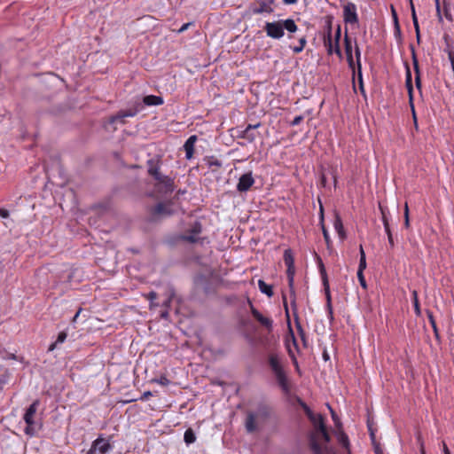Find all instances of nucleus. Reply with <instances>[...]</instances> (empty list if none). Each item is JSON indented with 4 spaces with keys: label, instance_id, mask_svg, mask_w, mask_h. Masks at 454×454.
I'll return each instance as SVG.
<instances>
[{
    "label": "nucleus",
    "instance_id": "1",
    "mask_svg": "<svg viewBox=\"0 0 454 454\" xmlns=\"http://www.w3.org/2000/svg\"><path fill=\"white\" fill-rule=\"evenodd\" d=\"M297 403L301 407L307 418L314 427V432L309 434V446L313 454H322V446L317 441V434L326 427L325 416L315 413L308 404L300 397H296Z\"/></svg>",
    "mask_w": 454,
    "mask_h": 454
},
{
    "label": "nucleus",
    "instance_id": "2",
    "mask_svg": "<svg viewBox=\"0 0 454 454\" xmlns=\"http://www.w3.org/2000/svg\"><path fill=\"white\" fill-rule=\"evenodd\" d=\"M286 362V358L279 352L270 351L267 356V364L274 375L279 388L284 394L288 395L292 390V385L287 372L285 369Z\"/></svg>",
    "mask_w": 454,
    "mask_h": 454
},
{
    "label": "nucleus",
    "instance_id": "3",
    "mask_svg": "<svg viewBox=\"0 0 454 454\" xmlns=\"http://www.w3.org/2000/svg\"><path fill=\"white\" fill-rule=\"evenodd\" d=\"M146 165L148 175L156 181L154 187L157 192L161 194L171 193L175 190V181L174 178L160 172V160L150 159Z\"/></svg>",
    "mask_w": 454,
    "mask_h": 454
},
{
    "label": "nucleus",
    "instance_id": "4",
    "mask_svg": "<svg viewBox=\"0 0 454 454\" xmlns=\"http://www.w3.org/2000/svg\"><path fill=\"white\" fill-rule=\"evenodd\" d=\"M283 259H284V262L286 266V277H287V280H288V286L290 289L291 307L293 309L294 317L295 318V313L298 314L297 304H296V295H295V290H294L295 267H294V254L290 248L286 249L284 251Z\"/></svg>",
    "mask_w": 454,
    "mask_h": 454
},
{
    "label": "nucleus",
    "instance_id": "5",
    "mask_svg": "<svg viewBox=\"0 0 454 454\" xmlns=\"http://www.w3.org/2000/svg\"><path fill=\"white\" fill-rule=\"evenodd\" d=\"M174 205L173 200L166 201H160L154 206L148 208V221L150 223H156L163 218L170 217L176 214V210L172 207Z\"/></svg>",
    "mask_w": 454,
    "mask_h": 454
},
{
    "label": "nucleus",
    "instance_id": "6",
    "mask_svg": "<svg viewBox=\"0 0 454 454\" xmlns=\"http://www.w3.org/2000/svg\"><path fill=\"white\" fill-rule=\"evenodd\" d=\"M270 416V408L265 403H259L255 412L247 411L245 427L248 433H254L258 430L256 419L265 421Z\"/></svg>",
    "mask_w": 454,
    "mask_h": 454
},
{
    "label": "nucleus",
    "instance_id": "7",
    "mask_svg": "<svg viewBox=\"0 0 454 454\" xmlns=\"http://www.w3.org/2000/svg\"><path fill=\"white\" fill-rule=\"evenodd\" d=\"M40 400L35 399L26 410L23 419L26 423L24 432L27 435L33 436L42 428V424L35 419Z\"/></svg>",
    "mask_w": 454,
    "mask_h": 454
},
{
    "label": "nucleus",
    "instance_id": "8",
    "mask_svg": "<svg viewBox=\"0 0 454 454\" xmlns=\"http://www.w3.org/2000/svg\"><path fill=\"white\" fill-rule=\"evenodd\" d=\"M341 37V27L340 25L337 26L334 34V45L332 39V21L329 20L327 23L326 33L324 36V44L326 47L327 54L332 55L335 53L340 59H342V52L340 47V40Z\"/></svg>",
    "mask_w": 454,
    "mask_h": 454
},
{
    "label": "nucleus",
    "instance_id": "9",
    "mask_svg": "<svg viewBox=\"0 0 454 454\" xmlns=\"http://www.w3.org/2000/svg\"><path fill=\"white\" fill-rule=\"evenodd\" d=\"M317 263H318L319 273L321 276L324 291H325V300H326L325 307H326V310H327V315H328V318H329L330 322L332 323L333 321L334 317H333V305H332L330 285H329V281H328L326 270L325 268L322 259L319 256H317Z\"/></svg>",
    "mask_w": 454,
    "mask_h": 454
},
{
    "label": "nucleus",
    "instance_id": "10",
    "mask_svg": "<svg viewBox=\"0 0 454 454\" xmlns=\"http://www.w3.org/2000/svg\"><path fill=\"white\" fill-rule=\"evenodd\" d=\"M110 438L111 437L106 439L102 436V434H100L96 440L92 442L90 450H87L85 454H96L97 452L99 454L108 453L113 450Z\"/></svg>",
    "mask_w": 454,
    "mask_h": 454
},
{
    "label": "nucleus",
    "instance_id": "11",
    "mask_svg": "<svg viewBox=\"0 0 454 454\" xmlns=\"http://www.w3.org/2000/svg\"><path fill=\"white\" fill-rule=\"evenodd\" d=\"M202 231V223L200 221L196 220L191 224V227L186 231V232L180 236V239L191 244L198 243L200 240L198 235H200Z\"/></svg>",
    "mask_w": 454,
    "mask_h": 454
},
{
    "label": "nucleus",
    "instance_id": "12",
    "mask_svg": "<svg viewBox=\"0 0 454 454\" xmlns=\"http://www.w3.org/2000/svg\"><path fill=\"white\" fill-rule=\"evenodd\" d=\"M263 29L266 32L267 36L275 40H279L285 35L282 20L272 22L267 21Z\"/></svg>",
    "mask_w": 454,
    "mask_h": 454
},
{
    "label": "nucleus",
    "instance_id": "13",
    "mask_svg": "<svg viewBox=\"0 0 454 454\" xmlns=\"http://www.w3.org/2000/svg\"><path fill=\"white\" fill-rule=\"evenodd\" d=\"M247 303L250 307V311L252 316L263 326L267 329L268 333H271L273 329V321L272 319L264 317L260 311L254 308L252 301L247 297Z\"/></svg>",
    "mask_w": 454,
    "mask_h": 454
},
{
    "label": "nucleus",
    "instance_id": "14",
    "mask_svg": "<svg viewBox=\"0 0 454 454\" xmlns=\"http://www.w3.org/2000/svg\"><path fill=\"white\" fill-rule=\"evenodd\" d=\"M343 20L346 24H356L358 22V15L355 4L349 2L344 5Z\"/></svg>",
    "mask_w": 454,
    "mask_h": 454
},
{
    "label": "nucleus",
    "instance_id": "15",
    "mask_svg": "<svg viewBox=\"0 0 454 454\" xmlns=\"http://www.w3.org/2000/svg\"><path fill=\"white\" fill-rule=\"evenodd\" d=\"M254 184V179L253 177L252 172H247L243 175L239 179L237 184V191L239 192H247L250 190V188Z\"/></svg>",
    "mask_w": 454,
    "mask_h": 454
},
{
    "label": "nucleus",
    "instance_id": "16",
    "mask_svg": "<svg viewBox=\"0 0 454 454\" xmlns=\"http://www.w3.org/2000/svg\"><path fill=\"white\" fill-rule=\"evenodd\" d=\"M411 53V59H412V66L415 73V85L416 88L421 92V76H420V69H419V64L417 58V54L415 51V47L413 44H410L409 46Z\"/></svg>",
    "mask_w": 454,
    "mask_h": 454
},
{
    "label": "nucleus",
    "instance_id": "17",
    "mask_svg": "<svg viewBox=\"0 0 454 454\" xmlns=\"http://www.w3.org/2000/svg\"><path fill=\"white\" fill-rule=\"evenodd\" d=\"M194 284L197 286H201L206 295L215 293V289L214 288L209 278L203 274H200L194 278Z\"/></svg>",
    "mask_w": 454,
    "mask_h": 454
},
{
    "label": "nucleus",
    "instance_id": "18",
    "mask_svg": "<svg viewBox=\"0 0 454 454\" xmlns=\"http://www.w3.org/2000/svg\"><path fill=\"white\" fill-rule=\"evenodd\" d=\"M139 112L138 107L130 108L127 110H121L119 111L115 115H112L109 118V123H115L117 121H120L121 123H124V118L126 117H133Z\"/></svg>",
    "mask_w": 454,
    "mask_h": 454
},
{
    "label": "nucleus",
    "instance_id": "19",
    "mask_svg": "<svg viewBox=\"0 0 454 454\" xmlns=\"http://www.w3.org/2000/svg\"><path fill=\"white\" fill-rule=\"evenodd\" d=\"M198 137L196 135L191 136L184 143L185 158L191 160L194 154V146Z\"/></svg>",
    "mask_w": 454,
    "mask_h": 454
},
{
    "label": "nucleus",
    "instance_id": "20",
    "mask_svg": "<svg viewBox=\"0 0 454 454\" xmlns=\"http://www.w3.org/2000/svg\"><path fill=\"white\" fill-rule=\"evenodd\" d=\"M409 2H410V6H411L412 23H413L415 33H416L417 43L419 44L420 41H421V35H420V29H419V20H418L417 13H416V10H415V6H414V4H413V1L412 0H409Z\"/></svg>",
    "mask_w": 454,
    "mask_h": 454
},
{
    "label": "nucleus",
    "instance_id": "21",
    "mask_svg": "<svg viewBox=\"0 0 454 454\" xmlns=\"http://www.w3.org/2000/svg\"><path fill=\"white\" fill-rule=\"evenodd\" d=\"M333 226H334V229H335L336 232L338 233L340 239L341 240H344L347 238V234H346V231H345L344 226H343L341 217L338 213H335Z\"/></svg>",
    "mask_w": 454,
    "mask_h": 454
},
{
    "label": "nucleus",
    "instance_id": "22",
    "mask_svg": "<svg viewBox=\"0 0 454 454\" xmlns=\"http://www.w3.org/2000/svg\"><path fill=\"white\" fill-rule=\"evenodd\" d=\"M257 4H259L258 7H254L252 9V12L254 14H261L263 12L271 13L273 12V8L270 6V4L263 1V0H258Z\"/></svg>",
    "mask_w": 454,
    "mask_h": 454
},
{
    "label": "nucleus",
    "instance_id": "23",
    "mask_svg": "<svg viewBox=\"0 0 454 454\" xmlns=\"http://www.w3.org/2000/svg\"><path fill=\"white\" fill-rule=\"evenodd\" d=\"M320 224H321L322 232H323V236H324L325 241L326 243V246H327V247H330V245L332 244V240L330 239L329 232L324 223V207L321 203H320Z\"/></svg>",
    "mask_w": 454,
    "mask_h": 454
},
{
    "label": "nucleus",
    "instance_id": "24",
    "mask_svg": "<svg viewBox=\"0 0 454 454\" xmlns=\"http://www.w3.org/2000/svg\"><path fill=\"white\" fill-rule=\"evenodd\" d=\"M163 98L160 96L147 95L143 98V103L146 106H160L163 104Z\"/></svg>",
    "mask_w": 454,
    "mask_h": 454
},
{
    "label": "nucleus",
    "instance_id": "25",
    "mask_svg": "<svg viewBox=\"0 0 454 454\" xmlns=\"http://www.w3.org/2000/svg\"><path fill=\"white\" fill-rule=\"evenodd\" d=\"M426 314H427L428 321H429V323H430V325H431V326L433 328L435 339L438 341H440V340H441L440 333H439V330H438V327H437V325H436V322H435V318L434 317L433 312L430 309H426Z\"/></svg>",
    "mask_w": 454,
    "mask_h": 454
},
{
    "label": "nucleus",
    "instance_id": "26",
    "mask_svg": "<svg viewBox=\"0 0 454 454\" xmlns=\"http://www.w3.org/2000/svg\"><path fill=\"white\" fill-rule=\"evenodd\" d=\"M258 286H259L260 291L262 294H266L268 297L273 296L274 293H273V287L271 285H269L265 281L259 279Z\"/></svg>",
    "mask_w": 454,
    "mask_h": 454
},
{
    "label": "nucleus",
    "instance_id": "27",
    "mask_svg": "<svg viewBox=\"0 0 454 454\" xmlns=\"http://www.w3.org/2000/svg\"><path fill=\"white\" fill-rule=\"evenodd\" d=\"M284 31L286 30L288 33H295L298 30V27L293 19L282 20Z\"/></svg>",
    "mask_w": 454,
    "mask_h": 454
},
{
    "label": "nucleus",
    "instance_id": "28",
    "mask_svg": "<svg viewBox=\"0 0 454 454\" xmlns=\"http://www.w3.org/2000/svg\"><path fill=\"white\" fill-rule=\"evenodd\" d=\"M346 57L348 67L352 70L353 89L356 91L355 76L357 75L356 61H354L353 55Z\"/></svg>",
    "mask_w": 454,
    "mask_h": 454
},
{
    "label": "nucleus",
    "instance_id": "29",
    "mask_svg": "<svg viewBox=\"0 0 454 454\" xmlns=\"http://www.w3.org/2000/svg\"><path fill=\"white\" fill-rule=\"evenodd\" d=\"M405 86L408 94H413L412 77L410 67L406 64V74H405Z\"/></svg>",
    "mask_w": 454,
    "mask_h": 454
},
{
    "label": "nucleus",
    "instance_id": "30",
    "mask_svg": "<svg viewBox=\"0 0 454 454\" xmlns=\"http://www.w3.org/2000/svg\"><path fill=\"white\" fill-rule=\"evenodd\" d=\"M405 86L408 94H413L412 77L410 67L406 64V74H405Z\"/></svg>",
    "mask_w": 454,
    "mask_h": 454
},
{
    "label": "nucleus",
    "instance_id": "31",
    "mask_svg": "<svg viewBox=\"0 0 454 454\" xmlns=\"http://www.w3.org/2000/svg\"><path fill=\"white\" fill-rule=\"evenodd\" d=\"M338 431H339V433H338V441H339V442L342 445L343 448H345L346 450H349L350 449V442H349L348 436L343 431V429H340V430H338Z\"/></svg>",
    "mask_w": 454,
    "mask_h": 454
},
{
    "label": "nucleus",
    "instance_id": "32",
    "mask_svg": "<svg viewBox=\"0 0 454 454\" xmlns=\"http://www.w3.org/2000/svg\"><path fill=\"white\" fill-rule=\"evenodd\" d=\"M67 337V333L65 331L60 332L58 334L57 340L49 346L48 352L53 351L57 348L58 344L63 343L66 340Z\"/></svg>",
    "mask_w": 454,
    "mask_h": 454
},
{
    "label": "nucleus",
    "instance_id": "33",
    "mask_svg": "<svg viewBox=\"0 0 454 454\" xmlns=\"http://www.w3.org/2000/svg\"><path fill=\"white\" fill-rule=\"evenodd\" d=\"M359 254H360V260H359V265L357 272H364V270L366 269L367 263H366V256L364 250V247L362 245L359 247Z\"/></svg>",
    "mask_w": 454,
    "mask_h": 454
},
{
    "label": "nucleus",
    "instance_id": "34",
    "mask_svg": "<svg viewBox=\"0 0 454 454\" xmlns=\"http://www.w3.org/2000/svg\"><path fill=\"white\" fill-rule=\"evenodd\" d=\"M344 48H345L346 56L353 55L352 41H351V38L349 37V35H348L347 29H346L345 36H344Z\"/></svg>",
    "mask_w": 454,
    "mask_h": 454
},
{
    "label": "nucleus",
    "instance_id": "35",
    "mask_svg": "<svg viewBox=\"0 0 454 454\" xmlns=\"http://www.w3.org/2000/svg\"><path fill=\"white\" fill-rule=\"evenodd\" d=\"M294 323H295V326H296V329H297V332L303 342V345L306 346L307 343H306V333H305V331L304 329L302 328L301 323H300V319H299V316L297 313H295V320H294Z\"/></svg>",
    "mask_w": 454,
    "mask_h": 454
},
{
    "label": "nucleus",
    "instance_id": "36",
    "mask_svg": "<svg viewBox=\"0 0 454 454\" xmlns=\"http://www.w3.org/2000/svg\"><path fill=\"white\" fill-rule=\"evenodd\" d=\"M294 323H295V326H296V329H297V332L303 342V345L306 346L307 343H306V333H305V331L304 329L302 328L301 323H300V319H299V316L297 313H295V320H294Z\"/></svg>",
    "mask_w": 454,
    "mask_h": 454
},
{
    "label": "nucleus",
    "instance_id": "37",
    "mask_svg": "<svg viewBox=\"0 0 454 454\" xmlns=\"http://www.w3.org/2000/svg\"><path fill=\"white\" fill-rule=\"evenodd\" d=\"M238 137L246 139L249 143H253L256 138V134L245 129L244 130L240 131V133L238 135Z\"/></svg>",
    "mask_w": 454,
    "mask_h": 454
},
{
    "label": "nucleus",
    "instance_id": "38",
    "mask_svg": "<svg viewBox=\"0 0 454 454\" xmlns=\"http://www.w3.org/2000/svg\"><path fill=\"white\" fill-rule=\"evenodd\" d=\"M184 441L187 445L195 442L196 435L194 431L191 427L185 430L184 434Z\"/></svg>",
    "mask_w": 454,
    "mask_h": 454
},
{
    "label": "nucleus",
    "instance_id": "39",
    "mask_svg": "<svg viewBox=\"0 0 454 454\" xmlns=\"http://www.w3.org/2000/svg\"><path fill=\"white\" fill-rule=\"evenodd\" d=\"M411 294H412V302H413V307H414V312L417 317H420L421 316V309H420V304L419 301L418 292L416 290H413Z\"/></svg>",
    "mask_w": 454,
    "mask_h": 454
},
{
    "label": "nucleus",
    "instance_id": "40",
    "mask_svg": "<svg viewBox=\"0 0 454 454\" xmlns=\"http://www.w3.org/2000/svg\"><path fill=\"white\" fill-rule=\"evenodd\" d=\"M327 406L330 410L331 417L334 422L335 427H337L338 430L342 429V423L340 418L338 417L337 413L333 410V408L329 404Z\"/></svg>",
    "mask_w": 454,
    "mask_h": 454
},
{
    "label": "nucleus",
    "instance_id": "41",
    "mask_svg": "<svg viewBox=\"0 0 454 454\" xmlns=\"http://www.w3.org/2000/svg\"><path fill=\"white\" fill-rule=\"evenodd\" d=\"M8 371L4 366L0 365V390L3 389L4 385L7 382Z\"/></svg>",
    "mask_w": 454,
    "mask_h": 454
},
{
    "label": "nucleus",
    "instance_id": "42",
    "mask_svg": "<svg viewBox=\"0 0 454 454\" xmlns=\"http://www.w3.org/2000/svg\"><path fill=\"white\" fill-rule=\"evenodd\" d=\"M443 14L449 21H453V17L450 12V4L447 2V0H443Z\"/></svg>",
    "mask_w": 454,
    "mask_h": 454
},
{
    "label": "nucleus",
    "instance_id": "43",
    "mask_svg": "<svg viewBox=\"0 0 454 454\" xmlns=\"http://www.w3.org/2000/svg\"><path fill=\"white\" fill-rule=\"evenodd\" d=\"M357 80H358L359 90H360L362 96L364 97V98L366 99L367 96H366V92H365V90H364V79H363V73H362V71L357 72Z\"/></svg>",
    "mask_w": 454,
    "mask_h": 454
},
{
    "label": "nucleus",
    "instance_id": "44",
    "mask_svg": "<svg viewBox=\"0 0 454 454\" xmlns=\"http://www.w3.org/2000/svg\"><path fill=\"white\" fill-rule=\"evenodd\" d=\"M306 44H307V39L305 36H302L299 39V45L293 47L292 50L294 53H300L303 51Z\"/></svg>",
    "mask_w": 454,
    "mask_h": 454
},
{
    "label": "nucleus",
    "instance_id": "45",
    "mask_svg": "<svg viewBox=\"0 0 454 454\" xmlns=\"http://www.w3.org/2000/svg\"><path fill=\"white\" fill-rule=\"evenodd\" d=\"M287 352H288V355H289V356H290V358H291V360H292V362H293V364H294V365L295 367V370H296L297 373L299 375H301V372L298 361H297V359H296V357L294 356V353L293 352V350L289 347H287Z\"/></svg>",
    "mask_w": 454,
    "mask_h": 454
},
{
    "label": "nucleus",
    "instance_id": "46",
    "mask_svg": "<svg viewBox=\"0 0 454 454\" xmlns=\"http://www.w3.org/2000/svg\"><path fill=\"white\" fill-rule=\"evenodd\" d=\"M355 43H356V41H355ZM355 56H356V60L357 72H360V71H362L361 51H360L359 47L357 46V44H356V46H355Z\"/></svg>",
    "mask_w": 454,
    "mask_h": 454
},
{
    "label": "nucleus",
    "instance_id": "47",
    "mask_svg": "<svg viewBox=\"0 0 454 454\" xmlns=\"http://www.w3.org/2000/svg\"><path fill=\"white\" fill-rule=\"evenodd\" d=\"M319 436L322 438L323 442L325 443V445H327L331 442V436H330V434L328 433L327 427H325L322 431L318 432L317 438Z\"/></svg>",
    "mask_w": 454,
    "mask_h": 454
},
{
    "label": "nucleus",
    "instance_id": "48",
    "mask_svg": "<svg viewBox=\"0 0 454 454\" xmlns=\"http://www.w3.org/2000/svg\"><path fill=\"white\" fill-rule=\"evenodd\" d=\"M145 297L150 301V308L152 309L153 307H157L159 306V303H156L155 302V300L157 299L158 297V294L156 292L154 291H151L149 294H147L145 295Z\"/></svg>",
    "mask_w": 454,
    "mask_h": 454
},
{
    "label": "nucleus",
    "instance_id": "49",
    "mask_svg": "<svg viewBox=\"0 0 454 454\" xmlns=\"http://www.w3.org/2000/svg\"><path fill=\"white\" fill-rule=\"evenodd\" d=\"M207 164L209 168H212V167L221 168L222 167V161L214 156L208 157L207 159Z\"/></svg>",
    "mask_w": 454,
    "mask_h": 454
},
{
    "label": "nucleus",
    "instance_id": "50",
    "mask_svg": "<svg viewBox=\"0 0 454 454\" xmlns=\"http://www.w3.org/2000/svg\"><path fill=\"white\" fill-rule=\"evenodd\" d=\"M379 209L381 213V218H382V223H383V225L385 224V223H389L388 222V218H387V214L389 213L388 212V209L387 207H384L382 206L380 203L379 204Z\"/></svg>",
    "mask_w": 454,
    "mask_h": 454
},
{
    "label": "nucleus",
    "instance_id": "51",
    "mask_svg": "<svg viewBox=\"0 0 454 454\" xmlns=\"http://www.w3.org/2000/svg\"><path fill=\"white\" fill-rule=\"evenodd\" d=\"M408 95H409V105L411 109L414 124L417 127V116H416V112H415L414 103H413V94H408Z\"/></svg>",
    "mask_w": 454,
    "mask_h": 454
},
{
    "label": "nucleus",
    "instance_id": "52",
    "mask_svg": "<svg viewBox=\"0 0 454 454\" xmlns=\"http://www.w3.org/2000/svg\"><path fill=\"white\" fill-rule=\"evenodd\" d=\"M357 278H358V281L360 283V286H362L363 289L364 290H367V283H366V280L364 278V272H357Z\"/></svg>",
    "mask_w": 454,
    "mask_h": 454
},
{
    "label": "nucleus",
    "instance_id": "53",
    "mask_svg": "<svg viewBox=\"0 0 454 454\" xmlns=\"http://www.w3.org/2000/svg\"><path fill=\"white\" fill-rule=\"evenodd\" d=\"M434 2H435L436 16L438 18V21L440 23H442L443 21V20H442V12H441L440 0H434Z\"/></svg>",
    "mask_w": 454,
    "mask_h": 454
},
{
    "label": "nucleus",
    "instance_id": "54",
    "mask_svg": "<svg viewBox=\"0 0 454 454\" xmlns=\"http://www.w3.org/2000/svg\"><path fill=\"white\" fill-rule=\"evenodd\" d=\"M404 227L406 229L410 227L409 207L407 203L404 206Z\"/></svg>",
    "mask_w": 454,
    "mask_h": 454
},
{
    "label": "nucleus",
    "instance_id": "55",
    "mask_svg": "<svg viewBox=\"0 0 454 454\" xmlns=\"http://www.w3.org/2000/svg\"><path fill=\"white\" fill-rule=\"evenodd\" d=\"M153 381H156L162 386H168L170 383V380L164 375L160 376L159 379L153 380Z\"/></svg>",
    "mask_w": 454,
    "mask_h": 454
},
{
    "label": "nucleus",
    "instance_id": "56",
    "mask_svg": "<svg viewBox=\"0 0 454 454\" xmlns=\"http://www.w3.org/2000/svg\"><path fill=\"white\" fill-rule=\"evenodd\" d=\"M322 446V454L325 453V454H337L334 450V449L331 446H328L327 445H321Z\"/></svg>",
    "mask_w": 454,
    "mask_h": 454
},
{
    "label": "nucleus",
    "instance_id": "57",
    "mask_svg": "<svg viewBox=\"0 0 454 454\" xmlns=\"http://www.w3.org/2000/svg\"><path fill=\"white\" fill-rule=\"evenodd\" d=\"M394 34L396 38L401 39L402 32L399 22H396V25L394 26Z\"/></svg>",
    "mask_w": 454,
    "mask_h": 454
},
{
    "label": "nucleus",
    "instance_id": "58",
    "mask_svg": "<svg viewBox=\"0 0 454 454\" xmlns=\"http://www.w3.org/2000/svg\"><path fill=\"white\" fill-rule=\"evenodd\" d=\"M303 119H304L303 115H298L290 122V125L297 126L303 121Z\"/></svg>",
    "mask_w": 454,
    "mask_h": 454
},
{
    "label": "nucleus",
    "instance_id": "59",
    "mask_svg": "<svg viewBox=\"0 0 454 454\" xmlns=\"http://www.w3.org/2000/svg\"><path fill=\"white\" fill-rule=\"evenodd\" d=\"M186 190L185 189H178L176 192V195L174 196V198L172 199L173 200V202L176 200H179V198L185 194L186 193Z\"/></svg>",
    "mask_w": 454,
    "mask_h": 454
},
{
    "label": "nucleus",
    "instance_id": "60",
    "mask_svg": "<svg viewBox=\"0 0 454 454\" xmlns=\"http://www.w3.org/2000/svg\"><path fill=\"white\" fill-rule=\"evenodd\" d=\"M391 12H392V18H393V22H394V26L396 25V22H399V20H398V15L394 8L393 5H391Z\"/></svg>",
    "mask_w": 454,
    "mask_h": 454
},
{
    "label": "nucleus",
    "instance_id": "61",
    "mask_svg": "<svg viewBox=\"0 0 454 454\" xmlns=\"http://www.w3.org/2000/svg\"><path fill=\"white\" fill-rule=\"evenodd\" d=\"M261 126V123L258 122L256 124H248L246 129H248L250 132H254V130Z\"/></svg>",
    "mask_w": 454,
    "mask_h": 454
},
{
    "label": "nucleus",
    "instance_id": "62",
    "mask_svg": "<svg viewBox=\"0 0 454 454\" xmlns=\"http://www.w3.org/2000/svg\"><path fill=\"white\" fill-rule=\"evenodd\" d=\"M193 25V22H188V23H184L178 30L177 32L178 33H183L184 31H185L190 26Z\"/></svg>",
    "mask_w": 454,
    "mask_h": 454
},
{
    "label": "nucleus",
    "instance_id": "63",
    "mask_svg": "<svg viewBox=\"0 0 454 454\" xmlns=\"http://www.w3.org/2000/svg\"><path fill=\"white\" fill-rule=\"evenodd\" d=\"M10 215L9 211L5 208H0V216L2 218H8Z\"/></svg>",
    "mask_w": 454,
    "mask_h": 454
},
{
    "label": "nucleus",
    "instance_id": "64",
    "mask_svg": "<svg viewBox=\"0 0 454 454\" xmlns=\"http://www.w3.org/2000/svg\"><path fill=\"white\" fill-rule=\"evenodd\" d=\"M449 59L451 65L452 71H454V53L451 51L449 52Z\"/></svg>",
    "mask_w": 454,
    "mask_h": 454
}]
</instances>
